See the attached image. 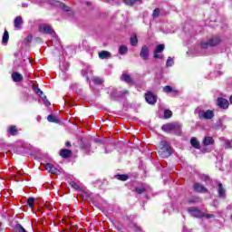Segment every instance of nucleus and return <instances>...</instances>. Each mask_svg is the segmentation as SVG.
<instances>
[{"mask_svg": "<svg viewBox=\"0 0 232 232\" xmlns=\"http://www.w3.org/2000/svg\"><path fill=\"white\" fill-rule=\"evenodd\" d=\"M158 155H160L161 159H168V157L171 156V147L168 145L166 140L160 142V149L158 151Z\"/></svg>", "mask_w": 232, "mask_h": 232, "instance_id": "1", "label": "nucleus"}, {"mask_svg": "<svg viewBox=\"0 0 232 232\" xmlns=\"http://www.w3.org/2000/svg\"><path fill=\"white\" fill-rule=\"evenodd\" d=\"M181 128L182 125L180 123H167L161 127L163 131H179Z\"/></svg>", "mask_w": 232, "mask_h": 232, "instance_id": "2", "label": "nucleus"}, {"mask_svg": "<svg viewBox=\"0 0 232 232\" xmlns=\"http://www.w3.org/2000/svg\"><path fill=\"white\" fill-rule=\"evenodd\" d=\"M198 114L199 119H205L207 121H209L210 119H213V117H215V113L211 110H200L198 111Z\"/></svg>", "mask_w": 232, "mask_h": 232, "instance_id": "3", "label": "nucleus"}, {"mask_svg": "<svg viewBox=\"0 0 232 232\" xmlns=\"http://www.w3.org/2000/svg\"><path fill=\"white\" fill-rule=\"evenodd\" d=\"M220 43V39L218 37H214L207 42L201 43V48L206 50L208 46H217Z\"/></svg>", "mask_w": 232, "mask_h": 232, "instance_id": "4", "label": "nucleus"}, {"mask_svg": "<svg viewBox=\"0 0 232 232\" xmlns=\"http://www.w3.org/2000/svg\"><path fill=\"white\" fill-rule=\"evenodd\" d=\"M140 57H141L143 61H148V57H150V48L148 47V45H143L141 47Z\"/></svg>", "mask_w": 232, "mask_h": 232, "instance_id": "5", "label": "nucleus"}, {"mask_svg": "<svg viewBox=\"0 0 232 232\" xmlns=\"http://www.w3.org/2000/svg\"><path fill=\"white\" fill-rule=\"evenodd\" d=\"M145 100L148 104H155L157 102V96H155L151 92H149L145 94Z\"/></svg>", "mask_w": 232, "mask_h": 232, "instance_id": "6", "label": "nucleus"}, {"mask_svg": "<svg viewBox=\"0 0 232 232\" xmlns=\"http://www.w3.org/2000/svg\"><path fill=\"white\" fill-rule=\"evenodd\" d=\"M44 166L46 171H48L49 173H52L53 175H59L60 171L53 165L50 163H45Z\"/></svg>", "mask_w": 232, "mask_h": 232, "instance_id": "7", "label": "nucleus"}, {"mask_svg": "<svg viewBox=\"0 0 232 232\" xmlns=\"http://www.w3.org/2000/svg\"><path fill=\"white\" fill-rule=\"evenodd\" d=\"M39 32L42 34H53V30L52 29V26L43 24L39 26Z\"/></svg>", "mask_w": 232, "mask_h": 232, "instance_id": "8", "label": "nucleus"}, {"mask_svg": "<svg viewBox=\"0 0 232 232\" xmlns=\"http://www.w3.org/2000/svg\"><path fill=\"white\" fill-rule=\"evenodd\" d=\"M217 102L218 106H219V108H223V110H227V108H229V102L227 99L218 98Z\"/></svg>", "mask_w": 232, "mask_h": 232, "instance_id": "9", "label": "nucleus"}, {"mask_svg": "<svg viewBox=\"0 0 232 232\" xmlns=\"http://www.w3.org/2000/svg\"><path fill=\"white\" fill-rule=\"evenodd\" d=\"M164 44H159L156 46V50L154 52V59H162V55L159 54L161 53V52H164Z\"/></svg>", "mask_w": 232, "mask_h": 232, "instance_id": "10", "label": "nucleus"}, {"mask_svg": "<svg viewBox=\"0 0 232 232\" xmlns=\"http://www.w3.org/2000/svg\"><path fill=\"white\" fill-rule=\"evenodd\" d=\"M193 188H194V190H196L198 193H207L208 192V188H206V187H204L200 183H195Z\"/></svg>", "mask_w": 232, "mask_h": 232, "instance_id": "11", "label": "nucleus"}, {"mask_svg": "<svg viewBox=\"0 0 232 232\" xmlns=\"http://www.w3.org/2000/svg\"><path fill=\"white\" fill-rule=\"evenodd\" d=\"M188 212L190 213L191 217H196L197 218H200V217H202V212L195 208H188Z\"/></svg>", "mask_w": 232, "mask_h": 232, "instance_id": "12", "label": "nucleus"}, {"mask_svg": "<svg viewBox=\"0 0 232 232\" xmlns=\"http://www.w3.org/2000/svg\"><path fill=\"white\" fill-rule=\"evenodd\" d=\"M12 79L14 82H21L23 81V74L14 72L12 73Z\"/></svg>", "mask_w": 232, "mask_h": 232, "instance_id": "13", "label": "nucleus"}, {"mask_svg": "<svg viewBox=\"0 0 232 232\" xmlns=\"http://www.w3.org/2000/svg\"><path fill=\"white\" fill-rule=\"evenodd\" d=\"M60 155L63 157V159H68V157L72 156V151L68 149H64L60 151Z\"/></svg>", "mask_w": 232, "mask_h": 232, "instance_id": "14", "label": "nucleus"}, {"mask_svg": "<svg viewBox=\"0 0 232 232\" xmlns=\"http://www.w3.org/2000/svg\"><path fill=\"white\" fill-rule=\"evenodd\" d=\"M22 24H23V18L21 16H16L14 19V28H17L19 30Z\"/></svg>", "mask_w": 232, "mask_h": 232, "instance_id": "15", "label": "nucleus"}, {"mask_svg": "<svg viewBox=\"0 0 232 232\" xmlns=\"http://www.w3.org/2000/svg\"><path fill=\"white\" fill-rule=\"evenodd\" d=\"M121 79L122 81H124L125 82H127V84H133V80L131 79V77L128 74H122Z\"/></svg>", "mask_w": 232, "mask_h": 232, "instance_id": "16", "label": "nucleus"}, {"mask_svg": "<svg viewBox=\"0 0 232 232\" xmlns=\"http://www.w3.org/2000/svg\"><path fill=\"white\" fill-rule=\"evenodd\" d=\"M111 55V54L108 51H102L99 53L100 59H110Z\"/></svg>", "mask_w": 232, "mask_h": 232, "instance_id": "17", "label": "nucleus"}, {"mask_svg": "<svg viewBox=\"0 0 232 232\" xmlns=\"http://www.w3.org/2000/svg\"><path fill=\"white\" fill-rule=\"evenodd\" d=\"M190 144L193 146V148H196V150H198L200 148V142H198V140L197 138H192L190 140Z\"/></svg>", "mask_w": 232, "mask_h": 232, "instance_id": "18", "label": "nucleus"}, {"mask_svg": "<svg viewBox=\"0 0 232 232\" xmlns=\"http://www.w3.org/2000/svg\"><path fill=\"white\" fill-rule=\"evenodd\" d=\"M213 142L214 140H213V138L211 137H205V139L203 140L204 146H209L213 144Z\"/></svg>", "mask_w": 232, "mask_h": 232, "instance_id": "19", "label": "nucleus"}, {"mask_svg": "<svg viewBox=\"0 0 232 232\" xmlns=\"http://www.w3.org/2000/svg\"><path fill=\"white\" fill-rule=\"evenodd\" d=\"M163 92H165V93H171V92H177V91L175 89H173V87L167 85L163 88Z\"/></svg>", "mask_w": 232, "mask_h": 232, "instance_id": "20", "label": "nucleus"}, {"mask_svg": "<svg viewBox=\"0 0 232 232\" xmlns=\"http://www.w3.org/2000/svg\"><path fill=\"white\" fill-rule=\"evenodd\" d=\"M119 53H120L121 55H124V54L128 53V47H127L126 45H121V46H120V48H119Z\"/></svg>", "mask_w": 232, "mask_h": 232, "instance_id": "21", "label": "nucleus"}, {"mask_svg": "<svg viewBox=\"0 0 232 232\" xmlns=\"http://www.w3.org/2000/svg\"><path fill=\"white\" fill-rule=\"evenodd\" d=\"M224 195H226V190L224 189L222 183H218V196L224 197Z\"/></svg>", "mask_w": 232, "mask_h": 232, "instance_id": "22", "label": "nucleus"}, {"mask_svg": "<svg viewBox=\"0 0 232 232\" xmlns=\"http://www.w3.org/2000/svg\"><path fill=\"white\" fill-rule=\"evenodd\" d=\"M47 121L49 122H55L56 124L59 123V120H57V118L54 116V115H52L50 114L48 117H47Z\"/></svg>", "mask_w": 232, "mask_h": 232, "instance_id": "23", "label": "nucleus"}, {"mask_svg": "<svg viewBox=\"0 0 232 232\" xmlns=\"http://www.w3.org/2000/svg\"><path fill=\"white\" fill-rule=\"evenodd\" d=\"M10 38V35L8 34V31H5L2 41L6 44L8 43V39Z\"/></svg>", "mask_w": 232, "mask_h": 232, "instance_id": "24", "label": "nucleus"}, {"mask_svg": "<svg viewBox=\"0 0 232 232\" xmlns=\"http://www.w3.org/2000/svg\"><path fill=\"white\" fill-rule=\"evenodd\" d=\"M138 44H139V40L137 39L136 35L130 37V44H131V46H137Z\"/></svg>", "mask_w": 232, "mask_h": 232, "instance_id": "25", "label": "nucleus"}, {"mask_svg": "<svg viewBox=\"0 0 232 232\" xmlns=\"http://www.w3.org/2000/svg\"><path fill=\"white\" fill-rule=\"evenodd\" d=\"M116 179H118V180H122L124 182L128 179V175L119 174V175L116 176Z\"/></svg>", "mask_w": 232, "mask_h": 232, "instance_id": "26", "label": "nucleus"}, {"mask_svg": "<svg viewBox=\"0 0 232 232\" xmlns=\"http://www.w3.org/2000/svg\"><path fill=\"white\" fill-rule=\"evenodd\" d=\"M175 64V62L173 61V58L169 57L166 63V66L169 68L170 66H173Z\"/></svg>", "mask_w": 232, "mask_h": 232, "instance_id": "27", "label": "nucleus"}, {"mask_svg": "<svg viewBox=\"0 0 232 232\" xmlns=\"http://www.w3.org/2000/svg\"><path fill=\"white\" fill-rule=\"evenodd\" d=\"M139 1H140V0H124V3H125V5H137V3H139Z\"/></svg>", "mask_w": 232, "mask_h": 232, "instance_id": "28", "label": "nucleus"}, {"mask_svg": "<svg viewBox=\"0 0 232 232\" xmlns=\"http://www.w3.org/2000/svg\"><path fill=\"white\" fill-rule=\"evenodd\" d=\"M92 81H93V82H94L95 84H102V82H104V81H102V79L100 78V77H94V78H92Z\"/></svg>", "mask_w": 232, "mask_h": 232, "instance_id": "29", "label": "nucleus"}, {"mask_svg": "<svg viewBox=\"0 0 232 232\" xmlns=\"http://www.w3.org/2000/svg\"><path fill=\"white\" fill-rule=\"evenodd\" d=\"M27 204L30 206V208H34V204H35V198H29L27 199Z\"/></svg>", "mask_w": 232, "mask_h": 232, "instance_id": "30", "label": "nucleus"}, {"mask_svg": "<svg viewBox=\"0 0 232 232\" xmlns=\"http://www.w3.org/2000/svg\"><path fill=\"white\" fill-rule=\"evenodd\" d=\"M160 14V10L159 8H156L154 11H153V14H152V17L154 19H157V17H159Z\"/></svg>", "mask_w": 232, "mask_h": 232, "instance_id": "31", "label": "nucleus"}, {"mask_svg": "<svg viewBox=\"0 0 232 232\" xmlns=\"http://www.w3.org/2000/svg\"><path fill=\"white\" fill-rule=\"evenodd\" d=\"M33 89H34V91L35 92V93H37V95H39L40 97H42V95H43V91H41V89H39V87L34 86Z\"/></svg>", "mask_w": 232, "mask_h": 232, "instance_id": "32", "label": "nucleus"}, {"mask_svg": "<svg viewBox=\"0 0 232 232\" xmlns=\"http://www.w3.org/2000/svg\"><path fill=\"white\" fill-rule=\"evenodd\" d=\"M172 115H173V113H172L171 111H169V110H166V111H164V117H165V119H169Z\"/></svg>", "mask_w": 232, "mask_h": 232, "instance_id": "33", "label": "nucleus"}, {"mask_svg": "<svg viewBox=\"0 0 232 232\" xmlns=\"http://www.w3.org/2000/svg\"><path fill=\"white\" fill-rule=\"evenodd\" d=\"M135 191L139 193V195H141V193H144L146 191V188L144 187H137L135 188Z\"/></svg>", "mask_w": 232, "mask_h": 232, "instance_id": "34", "label": "nucleus"}, {"mask_svg": "<svg viewBox=\"0 0 232 232\" xmlns=\"http://www.w3.org/2000/svg\"><path fill=\"white\" fill-rule=\"evenodd\" d=\"M9 133H11L12 135H15L17 133V128L15 126L10 127Z\"/></svg>", "mask_w": 232, "mask_h": 232, "instance_id": "35", "label": "nucleus"}, {"mask_svg": "<svg viewBox=\"0 0 232 232\" xmlns=\"http://www.w3.org/2000/svg\"><path fill=\"white\" fill-rule=\"evenodd\" d=\"M40 97H41L42 101H44L45 106H50V102L48 101V99H46L45 95H42Z\"/></svg>", "mask_w": 232, "mask_h": 232, "instance_id": "36", "label": "nucleus"}, {"mask_svg": "<svg viewBox=\"0 0 232 232\" xmlns=\"http://www.w3.org/2000/svg\"><path fill=\"white\" fill-rule=\"evenodd\" d=\"M40 97H41L42 101H44L45 106H50V102L48 101V99H46L45 95H42Z\"/></svg>", "mask_w": 232, "mask_h": 232, "instance_id": "37", "label": "nucleus"}, {"mask_svg": "<svg viewBox=\"0 0 232 232\" xmlns=\"http://www.w3.org/2000/svg\"><path fill=\"white\" fill-rule=\"evenodd\" d=\"M60 7L62 10H64V12H70V7L64 4H60Z\"/></svg>", "mask_w": 232, "mask_h": 232, "instance_id": "38", "label": "nucleus"}, {"mask_svg": "<svg viewBox=\"0 0 232 232\" xmlns=\"http://www.w3.org/2000/svg\"><path fill=\"white\" fill-rule=\"evenodd\" d=\"M16 229H17V232H27L26 229H24V227H23V226L21 225H17Z\"/></svg>", "mask_w": 232, "mask_h": 232, "instance_id": "39", "label": "nucleus"}, {"mask_svg": "<svg viewBox=\"0 0 232 232\" xmlns=\"http://www.w3.org/2000/svg\"><path fill=\"white\" fill-rule=\"evenodd\" d=\"M70 185H71V188H73V189H79V185L74 181H72Z\"/></svg>", "mask_w": 232, "mask_h": 232, "instance_id": "40", "label": "nucleus"}, {"mask_svg": "<svg viewBox=\"0 0 232 232\" xmlns=\"http://www.w3.org/2000/svg\"><path fill=\"white\" fill-rule=\"evenodd\" d=\"M116 93H117V90L114 89L111 93V99H117V95H115Z\"/></svg>", "mask_w": 232, "mask_h": 232, "instance_id": "41", "label": "nucleus"}, {"mask_svg": "<svg viewBox=\"0 0 232 232\" xmlns=\"http://www.w3.org/2000/svg\"><path fill=\"white\" fill-rule=\"evenodd\" d=\"M225 148H227V149L231 148V141H229V140H225Z\"/></svg>", "mask_w": 232, "mask_h": 232, "instance_id": "42", "label": "nucleus"}, {"mask_svg": "<svg viewBox=\"0 0 232 232\" xmlns=\"http://www.w3.org/2000/svg\"><path fill=\"white\" fill-rule=\"evenodd\" d=\"M32 39H33V36H32L31 34H29V35L27 36V42H28V43H32Z\"/></svg>", "mask_w": 232, "mask_h": 232, "instance_id": "43", "label": "nucleus"}, {"mask_svg": "<svg viewBox=\"0 0 232 232\" xmlns=\"http://www.w3.org/2000/svg\"><path fill=\"white\" fill-rule=\"evenodd\" d=\"M65 146L70 147V146H72V143H70V141H67V142L65 143Z\"/></svg>", "mask_w": 232, "mask_h": 232, "instance_id": "44", "label": "nucleus"}, {"mask_svg": "<svg viewBox=\"0 0 232 232\" xmlns=\"http://www.w3.org/2000/svg\"><path fill=\"white\" fill-rule=\"evenodd\" d=\"M183 232H191L189 230H188V228H186V227H183Z\"/></svg>", "mask_w": 232, "mask_h": 232, "instance_id": "45", "label": "nucleus"}, {"mask_svg": "<svg viewBox=\"0 0 232 232\" xmlns=\"http://www.w3.org/2000/svg\"><path fill=\"white\" fill-rule=\"evenodd\" d=\"M126 94H128V91H123V92H121V95H126Z\"/></svg>", "mask_w": 232, "mask_h": 232, "instance_id": "46", "label": "nucleus"}, {"mask_svg": "<svg viewBox=\"0 0 232 232\" xmlns=\"http://www.w3.org/2000/svg\"><path fill=\"white\" fill-rule=\"evenodd\" d=\"M208 218H213V215H207Z\"/></svg>", "mask_w": 232, "mask_h": 232, "instance_id": "47", "label": "nucleus"}, {"mask_svg": "<svg viewBox=\"0 0 232 232\" xmlns=\"http://www.w3.org/2000/svg\"><path fill=\"white\" fill-rule=\"evenodd\" d=\"M204 180H208L209 178L208 176L203 177Z\"/></svg>", "mask_w": 232, "mask_h": 232, "instance_id": "48", "label": "nucleus"}, {"mask_svg": "<svg viewBox=\"0 0 232 232\" xmlns=\"http://www.w3.org/2000/svg\"><path fill=\"white\" fill-rule=\"evenodd\" d=\"M230 103L232 104V95L229 98Z\"/></svg>", "mask_w": 232, "mask_h": 232, "instance_id": "49", "label": "nucleus"}]
</instances>
